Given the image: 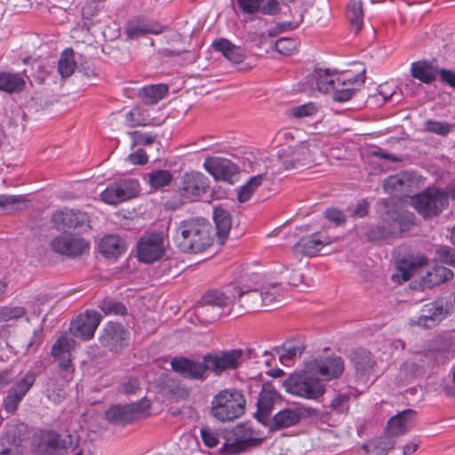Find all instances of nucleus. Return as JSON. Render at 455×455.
Masks as SVG:
<instances>
[{"label": "nucleus", "instance_id": "obj_1", "mask_svg": "<svg viewBox=\"0 0 455 455\" xmlns=\"http://www.w3.org/2000/svg\"><path fill=\"white\" fill-rule=\"evenodd\" d=\"M214 228L204 218H191L180 221L175 228L173 241L183 252L199 253L213 243Z\"/></svg>", "mask_w": 455, "mask_h": 455}, {"label": "nucleus", "instance_id": "obj_2", "mask_svg": "<svg viewBox=\"0 0 455 455\" xmlns=\"http://www.w3.org/2000/svg\"><path fill=\"white\" fill-rule=\"evenodd\" d=\"M427 259L423 256L401 260L391 279L394 283L408 282L414 276L424 278L425 284H442L450 281L453 273L443 266H436L432 272L426 268Z\"/></svg>", "mask_w": 455, "mask_h": 455}, {"label": "nucleus", "instance_id": "obj_3", "mask_svg": "<svg viewBox=\"0 0 455 455\" xmlns=\"http://www.w3.org/2000/svg\"><path fill=\"white\" fill-rule=\"evenodd\" d=\"M246 400L241 391L228 388L216 394L211 402V414L221 422L233 421L245 411Z\"/></svg>", "mask_w": 455, "mask_h": 455}, {"label": "nucleus", "instance_id": "obj_4", "mask_svg": "<svg viewBox=\"0 0 455 455\" xmlns=\"http://www.w3.org/2000/svg\"><path fill=\"white\" fill-rule=\"evenodd\" d=\"M454 309V303L451 299L440 298L432 302L423 305L419 315L409 319V325L420 329H433L440 324Z\"/></svg>", "mask_w": 455, "mask_h": 455}, {"label": "nucleus", "instance_id": "obj_5", "mask_svg": "<svg viewBox=\"0 0 455 455\" xmlns=\"http://www.w3.org/2000/svg\"><path fill=\"white\" fill-rule=\"evenodd\" d=\"M449 197L455 199V187H449L447 192L428 188L411 199L413 207L424 218L437 216L448 205Z\"/></svg>", "mask_w": 455, "mask_h": 455}, {"label": "nucleus", "instance_id": "obj_6", "mask_svg": "<svg viewBox=\"0 0 455 455\" xmlns=\"http://www.w3.org/2000/svg\"><path fill=\"white\" fill-rule=\"evenodd\" d=\"M312 371L307 368L300 373L291 374L283 381L285 391L307 399H317L323 395L325 388L319 379L313 378Z\"/></svg>", "mask_w": 455, "mask_h": 455}, {"label": "nucleus", "instance_id": "obj_7", "mask_svg": "<svg viewBox=\"0 0 455 455\" xmlns=\"http://www.w3.org/2000/svg\"><path fill=\"white\" fill-rule=\"evenodd\" d=\"M247 358L244 350L234 348L210 352L204 355L202 359H204L208 371L215 376H220L224 372L238 369Z\"/></svg>", "mask_w": 455, "mask_h": 455}, {"label": "nucleus", "instance_id": "obj_8", "mask_svg": "<svg viewBox=\"0 0 455 455\" xmlns=\"http://www.w3.org/2000/svg\"><path fill=\"white\" fill-rule=\"evenodd\" d=\"M263 440L255 431L248 426L236 427L232 435L226 438L220 451L222 453L237 454L247 448L259 444Z\"/></svg>", "mask_w": 455, "mask_h": 455}, {"label": "nucleus", "instance_id": "obj_9", "mask_svg": "<svg viewBox=\"0 0 455 455\" xmlns=\"http://www.w3.org/2000/svg\"><path fill=\"white\" fill-rule=\"evenodd\" d=\"M140 192L138 180H120L110 183L100 193V199L107 204L116 205L136 196Z\"/></svg>", "mask_w": 455, "mask_h": 455}, {"label": "nucleus", "instance_id": "obj_10", "mask_svg": "<svg viewBox=\"0 0 455 455\" xmlns=\"http://www.w3.org/2000/svg\"><path fill=\"white\" fill-rule=\"evenodd\" d=\"M74 347V339L62 335L57 339L51 351L52 356L58 363L66 383L69 382L73 378L74 367L72 364L71 350Z\"/></svg>", "mask_w": 455, "mask_h": 455}, {"label": "nucleus", "instance_id": "obj_11", "mask_svg": "<svg viewBox=\"0 0 455 455\" xmlns=\"http://www.w3.org/2000/svg\"><path fill=\"white\" fill-rule=\"evenodd\" d=\"M209 186V180L204 174L193 171L182 176L179 192L184 200L194 202L206 193Z\"/></svg>", "mask_w": 455, "mask_h": 455}, {"label": "nucleus", "instance_id": "obj_12", "mask_svg": "<svg viewBox=\"0 0 455 455\" xmlns=\"http://www.w3.org/2000/svg\"><path fill=\"white\" fill-rule=\"evenodd\" d=\"M98 339L101 347L118 352L128 345L130 331L119 323L108 322L100 331Z\"/></svg>", "mask_w": 455, "mask_h": 455}, {"label": "nucleus", "instance_id": "obj_13", "mask_svg": "<svg viewBox=\"0 0 455 455\" xmlns=\"http://www.w3.org/2000/svg\"><path fill=\"white\" fill-rule=\"evenodd\" d=\"M313 154L314 148L309 141H303L293 148L288 147L278 151V156L284 170H291L310 163Z\"/></svg>", "mask_w": 455, "mask_h": 455}, {"label": "nucleus", "instance_id": "obj_14", "mask_svg": "<svg viewBox=\"0 0 455 455\" xmlns=\"http://www.w3.org/2000/svg\"><path fill=\"white\" fill-rule=\"evenodd\" d=\"M165 253V241L160 234H149L142 236L137 244L140 261L153 263L163 258Z\"/></svg>", "mask_w": 455, "mask_h": 455}, {"label": "nucleus", "instance_id": "obj_15", "mask_svg": "<svg viewBox=\"0 0 455 455\" xmlns=\"http://www.w3.org/2000/svg\"><path fill=\"white\" fill-rule=\"evenodd\" d=\"M363 84L364 76L363 73L357 75L349 72L339 73L336 84L331 92L333 100L337 102L349 100Z\"/></svg>", "mask_w": 455, "mask_h": 455}, {"label": "nucleus", "instance_id": "obj_16", "mask_svg": "<svg viewBox=\"0 0 455 455\" xmlns=\"http://www.w3.org/2000/svg\"><path fill=\"white\" fill-rule=\"evenodd\" d=\"M51 246L59 254L76 258L89 251L90 243L80 236L63 234L53 238Z\"/></svg>", "mask_w": 455, "mask_h": 455}, {"label": "nucleus", "instance_id": "obj_17", "mask_svg": "<svg viewBox=\"0 0 455 455\" xmlns=\"http://www.w3.org/2000/svg\"><path fill=\"white\" fill-rule=\"evenodd\" d=\"M52 222L58 230L86 229L90 228L89 217L85 212L73 209H61L52 215Z\"/></svg>", "mask_w": 455, "mask_h": 455}, {"label": "nucleus", "instance_id": "obj_18", "mask_svg": "<svg viewBox=\"0 0 455 455\" xmlns=\"http://www.w3.org/2000/svg\"><path fill=\"white\" fill-rule=\"evenodd\" d=\"M171 365L175 372L185 379L204 381L208 377V369L204 359L199 362L183 356L174 357Z\"/></svg>", "mask_w": 455, "mask_h": 455}, {"label": "nucleus", "instance_id": "obj_19", "mask_svg": "<svg viewBox=\"0 0 455 455\" xmlns=\"http://www.w3.org/2000/svg\"><path fill=\"white\" fill-rule=\"evenodd\" d=\"M313 373H318L323 379H337L344 371V363L340 356L331 355L312 360L307 365Z\"/></svg>", "mask_w": 455, "mask_h": 455}, {"label": "nucleus", "instance_id": "obj_20", "mask_svg": "<svg viewBox=\"0 0 455 455\" xmlns=\"http://www.w3.org/2000/svg\"><path fill=\"white\" fill-rule=\"evenodd\" d=\"M101 322V315L95 310H87L84 314L77 315L71 323V331L76 338L84 340L91 339Z\"/></svg>", "mask_w": 455, "mask_h": 455}, {"label": "nucleus", "instance_id": "obj_21", "mask_svg": "<svg viewBox=\"0 0 455 455\" xmlns=\"http://www.w3.org/2000/svg\"><path fill=\"white\" fill-rule=\"evenodd\" d=\"M231 299L219 289L209 290L196 307V316L204 323H210L215 320V315L207 317V306L224 307L230 302Z\"/></svg>", "mask_w": 455, "mask_h": 455}, {"label": "nucleus", "instance_id": "obj_22", "mask_svg": "<svg viewBox=\"0 0 455 455\" xmlns=\"http://www.w3.org/2000/svg\"><path fill=\"white\" fill-rule=\"evenodd\" d=\"M35 379L33 373H27L8 390L3 402V406L8 413L13 414L17 411L20 403L33 386Z\"/></svg>", "mask_w": 455, "mask_h": 455}, {"label": "nucleus", "instance_id": "obj_23", "mask_svg": "<svg viewBox=\"0 0 455 455\" xmlns=\"http://www.w3.org/2000/svg\"><path fill=\"white\" fill-rule=\"evenodd\" d=\"M204 167L216 180H229L236 172L230 160L221 157H207Z\"/></svg>", "mask_w": 455, "mask_h": 455}, {"label": "nucleus", "instance_id": "obj_24", "mask_svg": "<svg viewBox=\"0 0 455 455\" xmlns=\"http://www.w3.org/2000/svg\"><path fill=\"white\" fill-rule=\"evenodd\" d=\"M98 248L105 258L116 259L126 252L128 244L126 240L118 235H107L100 239Z\"/></svg>", "mask_w": 455, "mask_h": 455}, {"label": "nucleus", "instance_id": "obj_25", "mask_svg": "<svg viewBox=\"0 0 455 455\" xmlns=\"http://www.w3.org/2000/svg\"><path fill=\"white\" fill-rule=\"evenodd\" d=\"M280 395L270 382L262 385L261 391L259 395L257 406L258 411L256 416L259 421L264 423L273 409L274 403L279 399Z\"/></svg>", "mask_w": 455, "mask_h": 455}, {"label": "nucleus", "instance_id": "obj_26", "mask_svg": "<svg viewBox=\"0 0 455 455\" xmlns=\"http://www.w3.org/2000/svg\"><path fill=\"white\" fill-rule=\"evenodd\" d=\"M212 49L220 53L232 64H240L246 58V51L226 38H219L212 43Z\"/></svg>", "mask_w": 455, "mask_h": 455}, {"label": "nucleus", "instance_id": "obj_27", "mask_svg": "<svg viewBox=\"0 0 455 455\" xmlns=\"http://www.w3.org/2000/svg\"><path fill=\"white\" fill-rule=\"evenodd\" d=\"M239 297L246 295L249 299L255 303L260 302L262 306L271 307L279 301L280 295L277 292V286H265L262 289L242 291L240 286L235 291Z\"/></svg>", "mask_w": 455, "mask_h": 455}, {"label": "nucleus", "instance_id": "obj_28", "mask_svg": "<svg viewBox=\"0 0 455 455\" xmlns=\"http://www.w3.org/2000/svg\"><path fill=\"white\" fill-rule=\"evenodd\" d=\"M332 239L329 236H320L317 234L302 237L294 246L293 251L306 256L318 252L324 245L331 244Z\"/></svg>", "mask_w": 455, "mask_h": 455}, {"label": "nucleus", "instance_id": "obj_29", "mask_svg": "<svg viewBox=\"0 0 455 455\" xmlns=\"http://www.w3.org/2000/svg\"><path fill=\"white\" fill-rule=\"evenodd\" d=\"M416 411L404 410L393 416L387 422V431L391 435H401L407 433L413 426Z\"/></svg>", "mask_w": 455, "mask_h": 455}, {"label": "nucleus", "instance_id": "obj_30", "mask_svg": "<svg viewBox=\"0 0 455 455\" xmlns=\"http://www.w3.org/2000/svg\"><path fill=\"white\" fill-rule=\"evenodd\" d=\"M164 27L156 21L151 20H133L131 21L126 28V33L131 39H139L147 34L158 35L163 33Z\"/></svg>", "mask_w": 455, "mask_h": 455}, {"label": "nucleus", "instance_id": "obj_31", "mask_svg": "<svg viewBox=\"0 0 455 455\" xmlns=\"http://www.w3.org/2000/svg\"><path fill=\"white\" fill-rule=\"evenodd\" d=\"M339 72L337 71L329 68H316L310 76V82L315 84L319 92L331 93L336 84Z\"/></svg>", "mask_w": 455, "mask_h": 455}, {"label": "nucleus", "instance_id": "obj_32", "mask_svg": "<svg viewBox=\"0 0 455 455\" xmlns=\"http://www.w3.org/2000/svg\"><path fill=\"white\" fill-rule=\"evenodd\" d=\"M302 413L299 408H287L277 412L272 420L271 428L283 429L294 426L301 419Z\"/></svg>", "mask_w": 455, "mask_h": 455}, {"label": "nucleus", "instance_id": "obj_33", "mask_svg": "<svg viewBox=\"0 0 455 455\" xmlns=\"http://www.w3.org/2000/svg\"><path fill=\"white\" fill-rule=\"evenodd\" d=\"M108 422L115 425H125L134 420L132 411L129 404L114 405L105 412Z\"/></svg>", "mask_w": 455, "mask_h": 455}, {"label": "nucleus", "instance_id": "obj_34", "mask_svg": "<svg viewBox=\"0 0 455 455\" xmlns=\"http://www.w3.org/2000/svg\"><path fill=\"white\" fill-rule=\"evenodd\" d=\"M213 220L215 222V235H218V240L220 243H224L231 228V218L228 211L216 207L213 212Z\"/></svg>", "mask_w": 455, "mask_h": 455}, {"label": "nucleus", "instance_id": "obj_35", "mask_svg": "<svg viewBox=\"0 0 455 455\" xmlns=\"http://www.w3.org/2000/svg\"><path fill=\"white\" fill-rule=\"evenodd\" d=\"M168 92L167 85L164 84H151L141 88L139 96L146 105H154L161 100Z\"/></svg>", "mask_w": 455, "mask_h": 455}, {"label": "nucleus", "instance_id": "obj_36", "mask_svg": "<svg viewBox=\"0 0 455 455\" xmlns=\"http://www.w3.org/2000/svg\"><path fill=\"white\" fill-rule=\"evenodd\" d=\"M411 73L414 78L425 84L432 83L437 76L436 70L427 61L411 63Z\"/></svg>", "mask_w": 455, "mask_h": 455}, {"label": "nucleus", "instance_id": "obj_37", "mask_svg": "<svg viewBox=\"0 0 455 455\" xmlns=\"http://www.w3.org/2000/svg\"><path fill=\"white\" fill-rule=\"evenodd\" d=\"M352 362L356 371L361 374L369 372L375 364L371 352L363 349L353 353Z\"/></svg>", "mask_w": 455, "mask_h": 455}, {"label": "nucleus", "instance_id": "obj_38", "mask_svg": "<svg viewBox=\"0 0 455 455\" xmlns=\"http://www.w3.org/2000/svg\"><path fill=\"white\" fill-rule=\"evenodd\" d=\"M25 82L20 76L7 72H0V90L7 92H20Z\"/></svg>", "mask_w": 455, "mask_h": 455}, {"label": "nucleus", "instance_id": "obj_39", "mask_svg": "<svg viewBox=\"0 0 455 455\" xmlns=\"http://www.w3.org/2000/svg\"><path fill=\"white\" fill-rule=\"evenodd\" d=\"M347 19L355 33H358L363 24V4L361 0H349L347 12Z\"/></svg>", "mask_w": 455, "mask_h": 455}, {"label": "nucleus", "instance_id": "obj_40", "mask_svg": "<svg viewBox=\"0 0 455 455\" xmlns=\"http://www.w3.org/2000/svg\"><path fill=\"white\" fill-rule=\"evenodd\" d=\"M420 375L422 374L420 373L417 364L413 362L412 359H411L401 365L395 380L398 385H403Z\"/></svg>", "mask_w": 455, "mask_h": 455}, {"label": "nucleus", "instance_id": "obj_41", "mask_svg": "<svg viewBox=\"0 0 455 455\" xmlns=\"http://www.w3.org/2000/svg\"><path fill=\"white\" fill-rule=\"evenodd\" d=\"M76 68V61L74 57V51L72 49H66L61 53L59 60L58 70L60 75L63 77L70 76Z\"/></svg>", "mask_w": 455, "mask_h": 455}, {"label": "nucleus", "instance_id": "obj_42", "mask_svg": "<svg viewBox=\"0 0 455 455\" xmlns=\"http://www.w3.org/2000/svg\"><path fill=\"white\" fill-rule=\"evenodd\" d=\"M263 180L262 175L251 177L244 185L241 186L237 191V198L240 203L247 202L256 189L261 185Z\"/></svg>", "mask_w": 455, "mask_h": 455}, {"label": "nucleus", "instance_id": "obj_43", "mask_svg": "<svg viewBox=\"0 0 455 455\" xmlns=\"http://www.w3.org/2000/svg\"><path fill=\"white\" fill-rule=\"evenodd\" d=\"M148 184L154 188L168 186L172 180V174L167 170H156L147 174Z\"/></svg>", "mask_w": 455, "mask_h": 455}, {"label": "nucleus", "instance_id": "obj_44", "mask_svg": "<svg viewBox=\"0 0 455 455\" xmlns=\"http://www.w3.org/2000/svg\"><path fill=\"white\" fill-rule=\"evenodd\" d=\"M98 307L105 315H124L127 314L126 307L124 304L111 299L100 300Z\"/></svg>", "mask_w": 455, "mask_h": 455}, {"label": "nucleus", "instance_id": "obj_45", "mask_svg": "<svg viewBox=\"0 0 455 455\" xmlns=\"http://www.w3.org/2000/svg\"><path fill=\"white\" fill-rule=\"evenodd\" d=\"M125 122L130 127L146 126L149 124L146 112L139 108H134L126 114Z\"/></svg>", "mask_w": 455, "mask_h": 455}, {"label": "nucleus", "instance_id": "obj_46", "mask_svg": "<svg viewBox=\"0 0 455 455\" xmlns=\"http://www.w3.org/2000/svg\"><path fill=\"white\" fill-rule=\"evenodd\" d=\"M424 129L427 132L444 137L451 132L452 125L447 122L428 119L424 124Z\"/></svg>", "mask_w": 455, "mask_h": 455}, {"label": "nucleus", "instance_id": "obj_47", "mask_svg": "<svg viewBox=\"0 0 455 455\" xmlns=\"http://www.w3.org/2000/svg\"><path fill=\"white\" fill-rule=\"evenodd\" d=\"M26 198L23 196H0V212L1 211H17L21 210L20 204H25Z\"/></svg>", "mask_w": 455, "mask_h": 455}, {"label": "nucleus", "instance_id": "obj_48", "mask_svg": "<svg viewBox=\"0 0 455 455\" xmlns=\"http://www.w3.org/2000/svg\"><path fill=\"white\" fill-rule=\"evenodd\" d=\"M412 360L417 364L420 373L423 374L427 369L432 368L435 365V353L432 351L419 353Z\"/></svg>", "mask_w": 455, "mask_h": 455}, {"label": "nucleus", "instance_id": "obj_49", "mask_svg": "<svg viewBox=\"0 0 455 455\" xmlns=\"http://www.w3.org/2000/svg\"><path fill=\"white\" fill-rule=\"evenodd\" d=\"M391 218L393 219V224L388 228V233H395L396 230L402 232L407 228L408 224L412 222V218L410 214L402 215L401 213L394 212L391 213Z\"/></svg>", "mask_w": 455, "mask_h": 455}, {"label": "nucleus", "instance_id": "obj_50", "mask_svg": "<svg viewBox=\"0 0 455 455\" xmlns=\"http://www.w3.org/2000/svg\"><path fill=\"white\" fill-rule=\"evenodd\" d=\"M297 48L298 42L293 38L282 37L275 42L276 51L283 55H291Z\"/></svg>", "mask_w": 455, "mask_h": 455}, {"label": "nucleus", "instance_id": "obj_51", "mask_svg": "<svg viewBox=\"0 0 455 455\" xmlns=\"http://www.w3.org/2000/svg\"><path fill=\"white\" fill-rule=\"evenodd\" d=\"M40 455H63V451L60 447V435L50 437L42 446Z\"/></svg>", "mask_w": 455, "mask_h": 455}, {"label": "nucleus", "instance_id": "obj_52", "mask_svg": "<svg viewBox=\"0 0 455 455\" xmlns=\"http://www.w3.org/2000/svg\"><path fill=\"white\" fill-rule=\"evenodd\" d=\"M403 183L404 181L403 175H392L384 180L383 188L387 193L394 195L396 192L403 190Z\"/></svg>", "mask_w": 455, "mask_h": 455}, {"label": "nucleus", "instance_id": "obj_53", "mask_svg": "<svg viewBox=\"0 0 455 455\" xmlns=\"http://www.w3.org/2000/svg\"><path fill=\"white\" fill-rule=\"evenodd\" d=\"M26 310L22 307H0V323L22 317Z\"/></svg>", "mask_w": 455, "mask_h": 455}, {"label": "nucleus", "instance_id": "obj_54", "mask_svg": "<svg viewBox=\"0 0 455 455\" xmlns=\"http://www.w3.org/2000/svg\"><path fill=\"white\" fill-rule=\"evenodd\" d=\"M132 139V148L137 145L148 146L155 142L156 135L151 133H143L140 131H134L129 133Z\"/></svg>", "mask_w": 455, "mask_h": 455}, {"label": "nucleus", "instance_id": "obj_55", "mask_svg": "<svg viewBox=\"0 0 455 455\" xmlns=\"http://www.w3.org/2000/svg\"><path fill=\"white\" fill-rule=\"evenodd\" d=\"M350 396L345 394H339L331 401V408L333 411L342 414L347 412L349 409Z\"/></svg>", "mask_w": 455, "mask_h": 455}, {"label": "nucleus", "instance_id": "obj_56", "mask_svg": "<svg viewBox=\"0 0 455 455\" xmlns=\"http://www.w3.org/2000/svg\"><path fill=\"white\" fill-rule=\"evenodd\" d=\"M316 111L317 107L314 103H308L290 108L289 115L299 118L313 116Z\"/></svg>", "mask_w": 455, "mask_h": 455}, {"label": "nucleus", "instance_id": "obj_57", "mask_svg": "<svg viewBox=\"0 0 455 455\" xmlns=\"http://www.w3.org/2000/svg\"><path fill=\"white\" fill-rule=\"evenodd\" d=\"M435 258L443 263L455 266V251L449 247H440L436 249Z\"/></svg>", "mask_w": 455, "mask_h": 455}, {"label": "nucleus", "instance_id": "obj_58", "mask_svg": "<svg viewBox=\"0 0 455 455\" xmlns=\"http://www.w3.org/2000/svg\"><path fill=\"white\" fill-rule=\"evenodd\" d=\"M46 394L50 400L54 403H60L66 395L64 388L60 387L56 390L55 382L53 379H50L46 384Z\"/></svg>", "mask_w": 455, "mask_h": 455}, {"label": "nucleus", "instance_id": "obj_59", "mask_svg": "<svg viewBox=\"0 0 455 455\" xmlns=\"http://www.w3.org/2000/svg\"><path fill=\"white\" fill-rule=\"evenodd\" d=\"M201 436L204 444L210 448H213L219 443V434L209 427L201 429Z\"/></svg>", "mask_w": 455, "mask_h": 455}, {"label": "nucleus", "instance_id": "obj_60", "mask_svg": "<svg viewBox=\"0 0 455 455\" xmlns=\"http://www.w3.org/2000/svg\"><path fill=\"white\" fill-rule=\"evenodd\" d=\"M395 93V91L393 87L388 84H382L378 89V93L371 95L370 100H376L379 101L378 97L381 98V103H384L389 100Z\"/></svg>", "mask_w": 455, "mask_h": 455}, {"label": "nucleus", "instance_id": "obj_61", "mask_svg": "<svg viewBox=\"0 0 455 455\" xmlns=\"http://www.w3.org/2000/svg\"><path fill=\"white\" fill-rule=\"evenodd\" d=\"M302 349L297 346H291L283 348L279 355V360L283 364H286L287 361L292 360L296 355H301Z\"/></svg>", "mask_w": 455, "mask_h": 455}, {"label": "nucleus", "instance_id": "obj_62", "mask_svg": "<svg viewBox=\"0 0 455 455\" xmlns=\"http://www.w3.org/2000/svg\"><path fill=\"white\" fill-rule=\"evenodd\" d=\"M326 219L337 226L342 225L346 221V216L342 212L335 208L327 209L324 212Z\"/></svg>", "mask_w": 455, "mask_h": 455}, {"label": "nucleus", "instance_id": "obj_63", "mask_svg": "<svg viewBox=\"0 0 455 455\" xmlns=\"http://www.w3.org/2000/svg\"><path fill=\"white\" fill-rule=\"evenodd\" d=\"M129 405L135 419L139 415L146 412L150 408L151 403L148 399L144 398L137 403H129Z\"/></svg>", "mask_w": 455, "mask_h": 455}, {"label": "nucleus", "instance_id": "obj_64", "mask_svg": "<svg viewBox=\"0 0 455 455\" xmlns=\"http://www.w3.org/2000/svg\"><path fill=\"white\" fill-rule=\"evenodd\" d=\"M60 441L62 451H74L78 445V437L73 434L65 435L62 438L60 436Z\"/></svg>", "mask_w": 455, "mask_h": 455}]
</instances>
